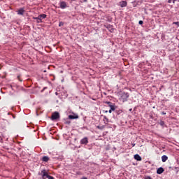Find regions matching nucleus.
<instances>
[{
	"label": "nucleus",
	"mask_w": 179,
	"mask_h": 179,
	"mask_svg": "<svg viewBox=\"0 0 179 179\" xmlns=\"http://www.w3.org/2000/svg\"><path fill=\"white\" fill-rule=\"evenodd\" d=\"M41 176H42V179H55L53 176L48 175V171L45 169L41 171Z\"/></svg>",
	"instance_id": "f257e3e1"
},
{
	"label": "nucleus",
	"mask_w": 179,
	"mask_h": 179,
	"mask_svg": "<svg viewBox=\"0 0 179 179\" xmlns=\"http://www.w3.org/2000/svg\"><path fill=\"white\" fill-rule=\"evenodd\" d=\"M51 118L52 121L59 119V113L55 112L54 113H52Z\"/></svg>",
	"instance_id": "f03ea898"
},
{
	"label": "nucleus",
	"mask_w": 179,
	"mask_h": 179,
	"mask_svg": "<svg viewBox=\"0 0 179 179\" xmlns=\"http://www.w3.org/2000/svg\"><path fill=\"white\" fill-rule=\"evenodd\" d=\"M17 12V15H20V16H23L26 10H24V8H21Z\"/></svg>",
	"instance_id": "7ed1b4c3"
},
{
	"label": "nucleus",
	"mask_w": 179,
	"mask_h": 179,
	"mask_svg": "<svg viewBox=\"0 0 179 179\" xmlns=\"http://www.w3.org/2000/svg\"><path fill=\"white\" fill-rule=\"evenodd\" d=\"M89 143V140L87 139V137H85L80 141L81 145H87Z\"/></svg>",
	"instance_id": "20e7f679"
},
{
	"label": "nucleus",
	"mask_w": 179,
	"mask_h": 179,
	"mask_svg": "<svg viewBox=\"0 0 179 179\" xmlns=\"http://www.w3.org/2000/svg\"><path fill=\"white\" fill-rule=\"evenodd\" d=\"M69 120H78L79 118V115L74 114L69 115Z\"/></svg>",
	"instance_id": "39448f33"
},
{
	"label": "nucleus",
	"mask_w": 179,
	"mask_h": 179,
	"mask_svg": "<svg viewBox=\"0 0 179 179\" xmlns=\"http://www.w3.org/2000/svg\"><path fill=\"white\" fill-rule=\"evenodd\" d=\"M66 6H67L66 2H65V1L60 2V8H61V9H65L66 8Z\"/></svg>",
	"instance_id": "423d86ee"
},
{
	"label": "nucleus",
	"mask_w": 179,
	"mask_h": 179,
	"mask_svg": "<svg viewBox=\"0 0 179 179\" xmlns=\"http://www.w3.org/2000/svg\"><path fill=\"white\" fill-rule=\"evenodd\" d=\"M134 159H135V160H137V162H141L142 161V157L138 154L134 155Z\"/></svg>",
	"instance_id": "0eeeda50"
},
{
	"label": "nucleus",
	"mask_w": 179,
	"mask_h": 179,
	"mask_svg": "<svg viewBox=\"0 0 179 179\" xmlns=\"http://www.w3.org/2000/svg\"><path fill=\"white\" fill-rule=\"evenodd\" d=\"M108 106L110 107V110H113V111L115 110V106L113 105V103L108 102Z\"/></svg>",
	"instance_id": "6e6552de"
},
{
	"label": "nucleus",
	"mask_w": 179,
	"mask_h": 179,
	"mask_svg": "<svg viewBox=\"0 0 179 179\" xmlns=\"http://www.w3.org/2000/svg\"><path fill=\"white\" fill-rule=\"evenodd\" d=\"M157 173L158 174H163V173H164V169H163L162 167L159 168V169L157 170Z\"/></svg>",
	"instance_id": "1a4fd4ad"
},
{
	"label": "nucleus",
	"mask_w": 179,
	"mask_h": 179,
	"mask_svg": "<svg viewBox=\"0 0 179 179\" xmlns=\"http://www.w3.org/2000/svg\"><path fill=\"white\" fill-rule=\"evenodd\" d=\"M45 17H47V15L41 14L37 17V19H41L42 20L43 19H45Z\"/></svg>",
	"instance_id": "9d476101"
},
{
	"label": "nucleus",
	"mask_w": 179,
	"mask_h": 179,
	"mask_svg": "<svg viewBox=\"0 0 179 179\" xmlns=\"http://www.w3.org/2000/svg\"><path fill=\"white\" fill-rule=\"evenodd\" d=\"M168 159L169 157H167V155H163L162 157V161L163 162V163H166V162H167Z\"/></svg>",
	"instance_id": "9b49d317"
},
{
	"label": "nucleus",
	"mask_w": 179,
	"mask_h": 179,
	"mask_svg": "<svg viewBox=\"0 0 179 179\" xmlns=\"http://www.w3.org/2000/svg\"><path fill=\"white\" fill-rule=\"evenodd\" d=\"M121 8H125L127 6V1H122L120 2Z\"/></svg>",
	"instance_id": "f8f14e48"
},
{
	"label": "nucleus",
	"mask_w": 179,
	"mask_h": 179,
	"mask_svg": "<svg viewBox=\"0 0 179 179\" xmlns=\"http://www.w3.org/2000/svg\"><path fill=\"white\" fill-rule=\"evenodd\" d=\"M48 160H50V157H48L47 156H43L42 157V162H45V163H47V162H48Z\"/></svg>",
	"instance_id": "ddd939ff"
},
{
	"label": "nucleus",
	"mask_w": 179,
	"mask_h": 179,
	"mask_svg": "<svg viewBox=\"0 0 179 179\" xmlns=\"http://www.w3.org/2000/svg\"><path fill=\"white\" fill-rule=\"evenodd\" d=\"M122 97H124V99H128V97H129V95L128 94V93L124 92V93L122 94Z\"/></svg>",
	"instance_id": "4468645a"
},
{
	"label": "nucleus",
	"mask_w": 179,
	"mask_h": 179,
	"mask_svg": "<svg viewBox=\"0 0 179 179\" xmlns=\"http://www.w3.org/2000/svg\"><path fill=\"white\" fill-rule=\"evenodd\" d=\"M34 19H35V20H37V23H42L43 21L41 18H37V17H34Z\"/></svg>",
	"instance_id": "2eb2a0df"
},
{
	"label": "nucleus",
	"mask_w": 179,
	"mask_h": 179,
	"mask_svg": "<svg viewBox=\"0 0 179 179\" xmlns=\"http://www.w3.org/2000/svg\"><path fill=\"white\" fill-rule=\"evenodd\" d=\"M96 128L98 129L103 130L104 128H106V127L105 126H97Z\"/></svg>",
	"instance_id": "dca6fc26"
},
{
	"label": "nucleus",
	"mask_w": 179,
	"mask_h": 179,
	"mask_svg": "<svg viewBox=\"0 0 179 179\" xmlns=\"http://www.w3.org/2000/svg\"><path fill=\"white\" fill-rule=\"evenodd\" d=\"M103 121L106 124V122H108V118H107L106 116L103 117Z\"/></svg>",
	"instance_id": "f3484780"
},
{
	"label": "nucleus",
	"mask_w": 179,
	"mask_h": 179,
	"mask_svg": "<svg viewBox=\"0 0 179 179\" xmlns=\"http://www.w3.org/2000/svg\"><path fill=\"white\" fill-rule=\"evenodd\" d=\"M17 78L18 79V80H19L20 82H23V80H22V79L20 78V75H18L17 77Z\"/></svg>",
	"instance_id": "a211bd4d"
},
{
	"label": "nucleus",
	"mask_w": 179,
	"mask_h": 179,
	"mask_svg": "<svg viewBox=\"0 0 179 179\" xmlns=\"http://www.w3.org/2000/svg\"><path fill=\"white\" fill-rule=\"evenodd\" d=\"M144 179H152L150 176H145Z\"/></svg>",
	"instance_id": "6ab92c4d"
},
{
	"label": "nucleus",
	"mask_w": 179,
	"mask_h": 179,
	"mask_svg": "<svg viewBox=\"0 0 179 179\" xmlns=\"http://www.w3.org/2000/svg\"><path fill=\"white\" fill-rule=\"evenodd\" d=\"M61 26H64V23L62 22H60L59 24V27H61Z\"/></svg>",
	"instance_id": "aec40b11"
},
{
	"label": "nucleus",
	"mask_w": 179,
	"mask_h": 179,
	"mask_svg": "<svg viewBox=\"0 0 179 179\" xmlns=\"http://www.w3.org/2000/svg\"><path fill=\"white\" fill-rule=\"evenodd\" d=\"M138 24H143V21L140 20V21L138 22Z\"/></svg>",
	"instance_id": "412c9836"
},
{
	"label": "nucleus",
	"mask_w": 179,
	"mask_h": 179,
	"mask_svg": "<svg viewBox=\"0 0 179 179\" xmlns=\"http://www.w3.org/2000/svg\"><path fill=\"white\" fill-rule=\"evenodd\" d=\"M174 24H176L177 26H179V22H173Z\"/></svg>",
	"instance_id": "4be33fe9"
},
{
	"label": "nucleus",
	"mask_w": 179,
	"mask_h": 179,
	"mask_svg": "<svg viewBox=\"0 0 179 179\" xmlns=\"http://www.w3.org/2000/svg\"><path fill=\"white\" fill-rule=\"evenodd\" d=\"M66 124H67V125H69V124H71V121H66Z\"/></svg>",
	"instance_id": "5701e85b"
},
{
	"label": "nucleus",
	"mask_w": 179,
	"mask_h": 179,
	"mask_svg": "<svg viewBox=\"0 0 179 179\" xmlns=\"http://www.w3.org/2000/svg\"><path fill=\"white\" fill-rule=\"evenodd\" d=\"M172 1H173V0H168L169 3H171Z\"/></svg>",
	"instance_id": "b1692460"
},
{
	"label": "nucleus",
	"mask_w": 179,
	"mask_h": 179,
	"mask_svg": "<svg viewBox=\"0 0 179 179\" xmlns=\"http://www.w3.org/2000/svg\"><path fill=\"white\" fill-rule=\"evenodd\" d=\"M112 111H113V110L110 109L108 112L110 114H111Z\"/></svg>",
	"instance_id": "393cba45"
},
{
	"label": "nucleus",
	"mask_w": 179,
	"mask_h": 179,
	"mask_svg": "<svg viewBox=\"0 0 179 179\" xmlns=\"http://www.w3.org/2000/svg\"><path fill=\"white\" fill-rule=\"evenodd\" d=\"M162 115H166V113L165 112H162Z\"/></svg>",
	"instance_id": "a878e982"
},
{
	"label": "nucleus",
	"mask_w": 179,
	"mask_h": 179,
	"mask_svg": "<svg viewBox=\"0 0 179 179\" xmlns=\"http://www.w3.org/2000/svg\"><path fill=\"white\" fill-rule=\"evenodd\" d=\"M82 179H87V178H83Z\"/></svg>",
	"instance_id": "bb28decb"
},
{
	"label": "nucleus",
	"mask_w": 179,
	"mask_h": 179,
	"mask_svg": "<svg viewBox=\"0 0 179 179\" xmlns=\"http://www.w3.org/2000/svg\"><path fill=\"white\" fill-rule=\"evenodd\" d=\"M105 113H108V110H106Z\"/></svg>",
	"instance_id": "cd10ccee"
},
{
	"label": "nucleus",
	"mask_w": 179,
	"mask_h": 179,
	"mask_svg": "<svg viewBox=\"0 0 179 179\" xmlns=\"http://www.w3.org/2000/svg\"><path fill=\"white\" fill-rule=\"evenodd\" d=\"M84 2H87V0H84Z\"/></svg>",
	"instance_id": "c85d7f7f"
},
{
	"label": "nucleus",
	"mask_w": 179,
	"mask_h": 179,
	"mask_svg": "<svg viewBox=\"0 0 179 179\" xmlns=\"http://www.w3.org/2000/svg\"><path fill=\"white\" fill-rule=\"evenodd\" d=\"M173 3L175 2V1L174 0H173Z\"/></svg>",
	"instance_id": "c756f323"
},
{
	"label": "nucleus",
	"mask_w": 179,
	"mask_h": 179,
	"mask_svg": "<svg viewBox=\"0 0 179 179\" xmlns=\"http://www.w3.org/2000/svg\"><path fill=\"white\" fill-rule=\"evenodd\" d=\"M72 1H76V0H72Z\"/></svg>",
	"instance_id": "7c9ffc66"
}]
</instances>
